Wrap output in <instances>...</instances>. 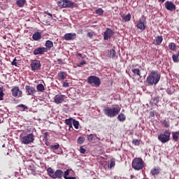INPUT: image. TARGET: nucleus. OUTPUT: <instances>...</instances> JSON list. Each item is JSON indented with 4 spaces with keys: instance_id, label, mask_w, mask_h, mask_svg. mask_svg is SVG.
<instances>
[{
    "instance_id": "13",
    "label": "nucleus",
    "mask_w": 179,
    "mask_h": 179,
    "mask_svg": "<svg viewBox=\"0 0 179 179\" xmlns=\"http://www.w3.org/2000/svg\"><path fill=\"white\" fill-rule=\"evenodd\" d=\"M64 40L66 41H71L76 38V33H67L63 36Z\"/></svg>"
},
{
    "instance_id": "11",
    "label": "nucleus",
    "mask_w": 179,
    "mask_h": 179,
    "mask_svg": "<svg viewBox=\"0 0 179 179\" xmlns=\"http://www.w3.org/2000/svg\"><path fill=\"white\" fill-rule=\"evenodd\" d=\"M53 101H54V103H55V104H61V103H64V101H65V95L57 94L54 97Z\"/></svg>"
},
{
    "instance_id": "64",
    "label": "nucleus",
    "mask_w": 179,
    "mask_h": 179,
    "mask_svg": "<svg viewBox=\"0 0 179 179\" xmlns=\"http://www.w3.org/2000/svg\"><path fill=\"white\" fill-rule=\"evenodd\" d=\"M110 57H111V50H110Z\"/></svg>"
},
{
    "instance_id": "38",
    "label": "nucleus",
    "mask_w": 179,
    "mask_h": 179,
    "mask_svg": "<svg viewBox=\"0 0 179 179\" xmlns=\"http://www.w3.org/2000/svg\"><path fill=\"white\" fill-rule=\"evenodd\" d=\"M36 89L38 92H43L44 85H43V84H38L36 87Z\"/></svg>"
},
{
    "instance_id": "6",
    "label": "nucleus",
    "mask_w": 179,
    "mask_h": 179,
    "mask_svg": "<svg viewBox=\"0 0 179 179\" xmlns=\"http://www.w3.org/2000/svg\"><path fill=\"white\" fill-rule=\"evenodd\" d=\"M30 67L33 72H36V71H40V69H41V63L40 62V60H31Z\"/></svg>"
},
{
    "instance_id": "24",
    "label": "nucleus",
    "mask_w": 179,
    "mask_h": 179,
    "mask_svg": "<svg viewBox=\"0 0 179 179\" xmlns=\"http://www.w3.org/2000/svg\"><path fill=\"white\" fill-rule=\"evenodd\" d=\"M25 3H26V0H17L16 1V5L19 8H23V6H24Z\"/></svg>"
},
{
    "instance_id": "23",
    "label": "nucleus",
    "mask_w": 179,
    "mask_h": 179,
    "mask_svg": "<svg viewBox=\"0 0 179 179\" xmlns=\"http://www.w3.org/2000/svg\"><path fill=\"white\" fill-rule=\"evenodd\" d=\"M121 17L124 22H129L131 20V16L130 13H128L127 15H122Z\"/></svg>"
},
{
    "instance_id": "62",
    "label": "nucleus",
    "mask_w": 179,
    "mask_h": 179,
    "mask_svg": "<svg viewBox=\"0 0 179 179\" xmlns=\"http://www.w3.org/2000/svg\"><path fill=\"white\" fill-rule=\"evenodd\" d=\"M47 146L50 145V143H46Z\"/></svg>"
},
{
    "instance_id": "54",
    "label": "nucleus",
    "mask_w": 179,
    "mask_h": 179,
    "mask_svg": "<svg viewBox=\"0 0 179 179\" xmlns=\"http://www.w3.org/2000/svg\"><path fill=\"white\" fill-rule=\"evenodd\" d=\"M87 36L88 37H93V33H92V32H88V33L87 34Z\"/></svg>"
},
{
    "instance_id": "20",
    "label": "nucleus",
    "mask_w": 179,
    "mask_h": 179,
    "mask_svg": "<svg viewBox=\"0 0 179 179\" xmlns=\"http://www.w3.org/2000/svg\"><path fill=\"white\" fill-rule=\"evenodd\" d=\"M57 76L60 80H65V79H66V76H68V74H66V72L60 71L58 73Z\"/></svg>"
},
{
    "instance_id": "2",
    "label": "nucleus",
    "mask_w": 179,
    "mask_h": 179,
    "mask_svg": "<svg viewBox=\"0 0 179 179\" xmlns=\"http://www.w3.org/2000/svg\"><path fill=\"white\" fill-rule=\"evenodd\" d=\"M132 168L136 171L142 170L145 167V162L142 158H134L131 164Z\"/></svg>"
},
{
    "instance_id": "14",
    "label": "nucleus",
    "mask_w": 179,
    "mask_h": 179,
    "mask_svg": "<svg viewBox=\"0 0 179 179\" xmlns=\"http://www.w3.org/2000/svg\"><path fill=\"white\" fill-rule=\"evenodd\" d=\"M59 148L60 147L59 143L50 145V149L51 152H53V153H55V155H60L61 152L58 151V149H59Z\"/></svg>"
},
{
    "instance_id": "52",
    "label": "nucleus",
    "mask_w": 179,
    "mask_h": 179,
    "mask_svg": "<svg viewBox=\"0 0 179 179\" xmlns=\"http://www.w3.org/2000/svg\"><path fill=\"white\" fill-rule=\"evenodd\" d=\"M57 63L59 64V65H62V59H57Z\"/></svg>"
},
{
    "instance_id": "5",
    "label": "nucleus",
    "mask_w": 179,
    "mask_h": 179,
    "mask_svg": "<svg viewBox=\"0 0 179 179\" xmlns=\"http://www.w3.org/2000/svg\"><path fill=\"white\" fill-rule=\"evenodd\" d=\"M87 83L89 85H94L96 87H99L100 86L101 82L100 81V78L97 76H91L87 78Z\"/></svg>"
},
{
    "instance_id": "41",
    "label": "nucleus",
    "mask_w": 179,
    "mask_h": 179,
    "mask_svg": "<svg viewBox=\"0 0 179 179\" xmlns=\"http://www.w3.org/2000/svg\"><path fill=\"white\" fill-rule=\"evenodd\" d=\"M96 15H103V9H101V8H98V9L96 10Z\"/></svg>"
},
{
    "instance_id": "57",
    "label": "nucleus",
    "mask_w": 179,
    "mask_h": 179,
    "mask_svg": "<svg viewBox=\"0 0 179 179\" xmlns=\"http://www.w3.org/2000/svg\"><path fill=\"white\" fill-rule=\"evenodd\" d=\"M43 152H44V150L43 149L39 150V153H41V155H43Z\"/></svg>"
},
{
    "instance_id": "25",
    "label": "nucleus",
    "mask_w": 179,
    "mask_h": 179,
    "mask_svg": "<svg viewBox=\"0 0 179 179\" xmlns=\"http://www.w3.org/2000/svg\"><path fill=\"white\" fill-rule=\"evenodd\" d=\"M172 138L175 142H178L179 139V131L172 132Z\"/></svg>"
},
{
    "instance_id": "48",
    "label": "nucleus",
    "mask_w": 179,
    "mask_h": 179,
    "mask_svg": "<svg viewBox=\"0 0 179 179\" xmlns=\"http://www.w3.org/2000/svg\"><path fill=\"white\" fill-rule=\"evenodd\" d=\"M69 86V83L68 82L63 83V87H68Z\"/></svg>"
},
{
    "instance_id": "18",
    "label": "nucleus",
    "mask_w": 179,
    "mask_h": 179,
    "mask_svg": "<svg viewBox=\"0 0 179 179\" xmlns=\"http://www.w3.org/2000/svg\"><path fill=\"white\" fill-rule=\"evenodd\" d=\"M45 45V48H46V52H48V50H51V48L54 47V43H52V41L48 40L46 41Z\"/></svg>"
},
{
    "instance_id": "63",
    "label": "nucleus",
    "mask_w": 179,
    "mask_h": 179,
    "mask_svg": "<svg viewBox=\"0 0 179 179\" xmlns=\"http://www.w3.org/2000/svg\"><path fill=\"white\" fill-rule=\"evenodd\" d=\"M134 178V176H131V179Z\"/></svg>"
},
{
    "instance_id": "53",
    "label": "nucleus",
    "mask_w": 179,
    "mask_h": 179,
    "mask_svg": "<svg viewBox=\"0 0 179 179\" xmlns=\"http://www.w3.org/2000/svg\"><path fill=\"white\" fill-rule=\"evenodd\" d=\"M109 169H113V159H110V162L109 165Z\"/></svg>"
},
{
    "instance_id": "31",
    "label": "nucleus",
    "mask_w": 179,
    "mask_h": 179,
    "mask_svg": "<svg viewBox=\"0 0 179 179\" xmlns=\"http://www.w3.org/2000/svg\"><path fill=\"white\" fill-rule=\"evenodd\" d=\"M47 171H48V173L50 176V177H51V178H53L54 174L55 173V172H54V169H52V168L50 167L48 169Z\"/></svg>"
},
{
    "instance_id": "40",
    "label": "nucleus",
    "mask_w": 179,
    "mask_h": 179,
    "mask_svg": "<svg viewBox=\"0 0 179 179\" xmlns=\"http://www.w3.org/2000/svg\"><path fill=\"white\" fill-rule=\"evenodd\" d=\"M72 121H73V120H72V118L66 119L65 120V124L66 125H71V124H72Z\"/></svg>"
},
{
    "instance_id": "39",
    "label": "nucleus",
    "mask_w": 179,
    "mask_h": 179,
    "mask_svg": "<svg viewBox=\"0 0 179 179\" xmlns=\"http://www.w3.org/2000/svg\"><path fill=\"white\" fill-rule=\"evenodd\" d=\"M58 6L60 8H65V1L64 0H61L58 1Z\"/></svg>"
},
{
    "instance_id": "33",
    "label": "nucleus",
    "mask_w": 179,
    "mask_h": 179,
    "mask_svg": "<svg viewBox=\"0 0 179 179\" xmlns=\"http://www.w3.org/2000/svg\"><path fill=\"white\" fill-rule=\"evenodd\" d=\"M126 117L125 115L120 113L118 116H117V120L119 121H120L121 122H124V121L126 120Z\"/></svg>"
},
{
    "instance_id": "10",
    "label": "nucleus",
    "mask_w": 179,
    "mask_h": 179,
    "mask_svg": "<svg viewBox=\"0 0 179 179\" xmlns=\"http://www.w3.org/2000/svg\"><path fill=\"white\" fill-rule=\"evenodd\" d=\"M25 90H26L27 96H34V94L37 93L36 88L30 85H26Z\"/></svg>"
},
{
    "instance_id": "12",
    "label": "nucleus",
    "mask_w": 179,
    "mask_h": 179,
    "mask_svg": "<svg viewBox=\"0 0 179 179\" xmlns=\"http://www.w3.org/2000/svg\"><path fill=\"white\" fill-rule=\"evenodd\" d=\"M131 72L133 73V78H136V76L142 78V76H141V67H139V66L136 65L135 67H133L131 69Z\"/></svg>"
},
{
    "instance_id": "7",
    "label": "nucleus",
    "mask_w": 179,
    "mask_h": 179,
    "mask_svg": "<svg viewBox=\"0 0 179 179\" xmlns=\"http://www.w3.org/2000/svg\"><path fill=\"white\" fill-rule=\"evenodd\" d=\"M137 29L143 31L146 29V17L145 16H142L136 24Z\"/></svg>"
},
{
    "instance_id": "16",
    "label": "nucleus",
    "mask_w": 179,
    "mask_h": 179,
    "mask_svg": "<svg viewBox=\"0 0 179 179\" xmlns=\"http://www.w3.org/2000/svg\"><path fill=\"white\" fill-rule=\"evenodd\" d=\"M63 176H64V171H62V170H61V169H57L55 172V174L53 175L52 178H59V179H61V178H62Z\"/></svg>"
},
{
    "instance_id": "1",
    "label": "nucleus",
    "mask_w": 179,
    "mask_h": 179,
    "mask_svg": "<svg viewBox=\"0 0 179 179\" xmlns=\"http://www.w3.org/2000/svg\"><path fill=\"white\" fill-rule=\"evenodd\" d=\"M161 75L158 71H152L149 76L147 78L146 83L148 86H153V85H157L160 80Z\"/></svg>"
},
{
    "instance_id": "27",
    "label": "nucleus",
    "mask_w": 179,
    "mask_h": 179,
    "mask_svg": "<svg viewBox=\"0 0 179 179\" xmlns=\"http://www.w3.org/2000/svg\"><path fill=\"white\" fill-rule=\"evenodd\" d=\"M110 34L111 30L107 29L106 31L104 32V40H108V38H110Z\"/></svg>"
},
{
    "instance_id": "32",
    "label": "nucleus",
    "mask_w": 179,
    "mask_h": 179,
    "mask_svg": "<svg viewBox=\"0 0 179 179\" xmlns=\"http://www.w3.org/2000/svg\"><path fill=\"white\" fill-rule=\"evenodd\" d=\"M17 107L18 108H20V111H26V110H29V108L27 106L23 105L22 103L20 104V105H17Z\"/></svg>"
},
{
    "instance_id": "29",
    "label": "nucleus",
    "mask_w": 179,
    "mask_h": 179,
    "mask_svg": "<svg viewBox=\"0 0 179 179\" xmlns=\"http://www.w3.org/2000/svg\"><path fill=\"white\" fill-rule=\"evenodd\" d=\"M172 59L173 62H179V51L177 52V54L173 55Z\"/></svg>"
},
{
    "instance_id": "49",
    "label": "nucleus",
    "mask_w": 179,
    "mask_h": 179,
    "mask_svg": "<svg viewBox=\"0 0 179 179\" xmlns=\"http://www.w3.org/2000/svg\"><path fill=\"white\" fill-rule=\"evenodd\" d=\"M44 13L45 15H48V16H50L51 18H52V14H51L50 12L48 11H45Z\"/></svg>"
},
{
    "instance_id": "47",
    "label": "nucleus",
    "mask_w": 179,
    "mask_h": 179,
    "mask_svg": "<svg viewBox=\"0 0 179 179\" xmlns=\"http://www.w3.org/2000/svg\"><path fill=\"white\" fill-rule=\"evenodd\" d=\"M11 65L14 66H17V62H16V58L13 59V61L11 62Z\"/></svg>"
},
{
    "instance_id": "42",
    "label": "nucleus",
    "mask_w": 179,
    "mask_h": 179,
    "mask_svg": "<svg viewBox=\"0 0 179 179\" xmlns=\"http://www.w3.org/2000/svg\"><path fill=\"white\" fill-rule=\"evenodd\" d=\"M43 136H44V139H45V141H48V138L50 137V135L48 134V132H45L44 134H43Z\"/></svg>"
},
{
    "instance_id": "26",
    "label": "nucleus",
    "mask_w": 179,
    "mask_h": 179,
    "mask_svg": "<svg viewBox=\"0 0 179 179\" xmlns=\"http://www.w3.org/2000/svg\"><path fill=\"white\" fill-rule=\"evenodd\" d=\"M121 111V108L120 106H116L113 108V117H115V115H117L118 113Z\"/></svg>"
},
{
    "instance_id": "28",
    "label": "nucleus",
    "mask_w": 179,
    "mask_h": 179,
    "mask_svg": "<svg viewBox=\"0 0 179 179\" xmlns=\"http://www.w3.org/2000/svg\"><path fill=\"white\" fill-rule=\"evenodd\" d=\"M94 138H97V135L92 134L87 135V138L89 142H92Z\"/></svg>"
},
{
    "instance_id": "61",
    "label": "nucleus",
    "mask_w": 179,
    "mask_h": 179,
    "mask_svg": "<svg viewBox=\"0 0 179 179\" xmlns=\"http://www.w3.org/2000/svg\"><path fill=\"white\" fill-rule=\"evenodd\" d=\"M114 166H115V163L113 162V167H114Z\"/></svg>"
},
{
    "instance_id": "8",
    "label": "nucleus",
    "mask_w": 179,
    "mask_h": 179,
    "mask_svg": "<svg viewBox=\"0 0 179 179\" xmlns=\"http://www.w3.org/2000/svg\"><path fill=\"white\" fill-rule=\"evenodd\" d=\"M47 52V48L44 47H38L34 50V55H44Z\"/></svg>"
},
{
    "instance_id": "17",
    "label": "nucleus",
    "mask_w": 179,
    "mask_h": 179,
    "mask_svg": "<svg viewBox=\"0 0 179 179\" xmlns=\"http://www.w3.org/2000/svg\"><path fill=\"white\" fill-rule=\"evenodd\" d=\"M163 41V36H158L155 37V40L153 42V44L155 45H160Z\"/></svg>"
},
{
    "instance_id": "45",
    "label": "nucleus",
    "mask_w": 179,
    "mask_h": 179,
    "mask_svg": "<svg viewBox=\"0 0 179 179\" xmlns=\"http://www.w3.org/2000/svg\"><path fill=\"white\" fill-rule=\"evenodd\" d=\"M163 125H164L166 128H169L170 127V124L166 120H164Z\"/></svg>"
},
{
    "instance_id": "15",
    "label": "nucleus",
    "mask_w": 179,
    "mask_h": 179,
    "mask_svg": "<svg viewBox=\"0 0 179 179\" xmlns=\"http://www.w3.org/2000/svg\"><path fill=\"white\" fill-rule=\"evenodd\" d=\"M165 8L167 9V10H176V6L174 4V3L171 2V1H166L165 3Z\"/></svg>"
},
{
    "instance_id": "22",
    "label": "nucleus",
    "mask_w": 179,
    "mask_h": 179,
    "mask_svg": "<svg viewBox=\"0 0 179 179\" xmlns=\"http://www.w3.org/2000/svg\"><path fill=\"white\" fill-rule=\"evenodd\" d=\"M73 5H75V3L69 0H64V8H72Z\"/></svg>"
},
{
    "instance_id": "58",
    "label": "nucleus",
    "mask_w": 179,
    "mask_h": 179,
    "mask_svg": "<svg viewBox=\"0 0 179 179\" xmlns=\"http://www.w3.org/2000/svg\"><path fill=\"white\" fill-rule=\"evenodd\" d=\"M113 57H115V50H113Z\"/></svg>"
},
{
    "instance_id": "56",
    "label": "nucleus",
    "mask_w": 179,
    "mask_h": 179,
    "mask_svg": "<svg viewBox=\"0 0 179 179\" xmlns=\"http://www.w3.org/2000/svg\"><path fill=\"white\" fill-rule=\"evenodd\" d=\"M64 179H76V177H65Z\"/></svg>"
},
{
    "instance_id": "46",
    "label": "nucleus",
    "mask_w": 179,
    "mask_h": 179,
    "mask_svg": "<svg viewBox=\"0 0 179 179\" xmlns=\"http://www.w3.org/2000/svg\"><path fill=\"white\" fill-rule=\"evenodd\" d=\"M80 152L82 153V155H85V153H86V149L81 146L80 148Z\"/></svg>"
},
{
    "instance_id": "60",
    "label": "nucleus",
    "mask_w": 179,
    "mask_h": 179,
    "mask_svg": "<svg viewBox=\"0 0 179 179\" xmlns=\"http://www.w3.org/2000/svg\"><path fill=\"white\" fill-rule=\"evenodd\" d=\"M166 0H159V2H164Z\"/></svg>"
},
{
    "instance_id": "55",
    "label": "nucleus",
    "mask_w": 179,
    "mask_h": 179,
    "mask_svg": "<svg viewBox=\"0 0 179 179\" xmlns=\"http://www.w3.org/2000/svg\"><path fill=\"white\" fill-rule=\"evenodd\" d=\"M154 101H155V103L157 104V103H159V98L158 97H155L154 99Z\"/></svg>"
},
{
    "instance_id": "44",
    "label": "nucleus",
    "mask_w": 179,
    "mask_h": 179,
    "mask_svg": "<svg viewBox=\"0 0 179 179\" xmlns=\"http://www.w3.org/2000/svg\"><path fill=\"white\" fill-rule=\"evenodd\" d=\"M133 143L134 145H135L136 146H139L141 142L139 141V140H133Z\"/></svg>"
},
{
    "instance_id": "50",
    "label": "nucleus",
    "mask_w": 179,
    "mask_h": 179,
    "mask_svg": "<svg viewBox=\"0 0 179 179\" xmlns=\"http://www.w3.org/2000/svg\"><path fill=\"white\" fill-rule=\"evenodd\" d=\"M82 65H86V61L83 60L82 62H80V65H78V66H80Z\"/></svg>"
},
{
    "instance_id": "3",
    "label": "nucleus",
    "mask_w": 179,
    "mask_h": 179,
    "mask_svg": "<svg viewBox=\"0 0 179 179\" xmlns=\"http://www.w3.org/2000/svg\"><path fill=\"white\" fill-rule=\"evenodd\" d=\"M36 137L33 133L20 137V142L22 145H30L34 142Z\"/></svg>"
},
{
    "instance_id": "51",
    "label": "nucleus",
    "mask_w": 179,
    "mask_h": 179,
    "mask_svg": "<svg viewBox=\"0 0 179 179\" xmlns=\"http://www.w3.org/2000/svg\"><path fill=\"white\" fill-rule=\"evenodd\" d=\"M77 55H78V57H80V58H82V59H83L85 58V57H83L82 53H77Z\"/></svg>"
},
{
    "instance_id": "30",
    "label": "nucleus",
    "mask_w": 179,
    "mask_h": 179,
    "mask_svg": "<svg viewBox=\"0 0 179 179\" xmlns=\"http://www.w3.org/2000/svg\"><path fill=\"white\" fill-rule=\"evenodd\" d=\"M150 173L152 174V176H157L160 173V171L159 170V169H153L151 170Z\"/></svg>"
},
{
    "instance_id": "4",
    "label": "nucleus",
    "mask_w": 179,
    "mask_h": 179,
    "mask_svg": "<svg viewBox=\"0 0 179 179\" xmlns=\"http://www.w3.org/2000/svg\"><path fill=\"white\" fill-rule=\"evenodd\" d=\"M170 135H171V131L170 130H165L163 134L158 136V139L162 143H167L170 141Z\"/></svg>"
},
{
    "instance_id": "34",
    "label": "nucleus",
    "mask_w": 179,
    "mask_h": 179,
    "mask_svg": "<svg viewBox=\"0 0 179 179\" xmlns=\"http://www.w3.org/2000/svg\"><path fill=\"white\" fill-rule=\"evenodd\" d=\"M169 48L171 50V51H176L177 45L174 43H171L169 45Z\"/></svg>"
},
{
    "instance_id": "59",
    "label": "nucleus",
    "mask_w": 179,
    "mask_h": 179,
    "mask_svg": "<svg viewBox=\"0 0 179 179\" xmlns=\"http://www.w3.org/2000/svg\"><path fill=\"white\" fill-rule=\"evenodd\" d=\"M69 129H71V128H73L72 123L71 124V125H69Z\"/></svg>"
},
{
    "instance_id": "37",
    "label": "nucleus",
    "mask_w": 179,
    "mask_h": 179,
    "mask_svg": "<svg viewBox=\"0 0 179 179\" xmlns=\"http://www.w3.org/2000/svg\"><path fill=\"white\" fill-rule=\"evenodd\" d=\"M3 96H5V93H3V87H0V101L3 100Z\"/></svg>"
},
{
    "instance_id": "19",
    "label": "nucleus",
    "mask_w": 179,
    "mask_h": 179,
    "mask_svg": "<svg viewBox=\"0 0 179 179\" xmlns=\"http://www.w3.org/2000/svg\"><path fill=\"white\" fill-rule=\"evenodd\" d=\"M32 38L34 41H38V40H41V33L36 31L32 35Z\"/></svg>"
},
{
    "instance_id": "36",
    "label": "nucleus",
    "mask_w": 179,
    "mask_h": 179,
    "mask_svg": "<svg viewBox=\"0 0 179 179\" xmlns=\"http://www.w3.org/2000/svg\"><path fill=\"white\" fill-rule=\"evenodd\" d=\"M73 125L76 129H79V122L76 120H73Z\"/></svg>"
},
{
    "instance_id": "9",
    "label": "nucleus",
    "mask_w": 179,
    "mask_h": 179,
    "mask_svg": "<svg viewBox=\"0 0 179 179\" xmlns=\"http://www.w3.org/2000/svg\"><path fill=\"white\" fill-rule=\"evenodd\" d=\"M11 93L13 97H22V90H20V89H19V87L17 86L13 87L12 88Z\"/></svg>"
},
{
    "instance_id": "21",
    "label": "nucleus",
    "mask_w": 179,
    "mask_h": 179,
    "mask_svg": "<svg viewBox=\"0 0 179 179\" xmlns=\"http://www.w3.org/2000/svg\"><path fill=\"white\" fill-rule=\"evenodd\" d=\"M103 111H104V114L106 115H108V117H113V108H110L107 107L103 110Z\"/></svg>"
},
{
    "instance_id": "43",
    "label": "nucleus",
    "mask_w": 179,
    "mask_h": 179,
    "mask_svg": "<svg viewBox=\"0 0 179 179\" xmlns=\"http://www.w3.org/2000/svg\"><path fill=\"white\" fill-rule=\"evenodd\" d=\"M71 171V169H67L66 171H64V178H65V177H68V176H69V173Z\"/></svg>"
},
{
    "instance_id": "35",
    "label": "nucleus",
    "mask_w": 179,
    "mask_h": 179,
    "mask_svg": "<svg viewBox=\"0 0 179 179\" xmlns=\"http://www.w3.org/2000/svg\"><path fill=\"white\" fill-rule=\"evenodd\" d=\"M85 138L83 136H80L78 137L77 142L78 143V145H82L83 143V142H85Z\"/></svg>"
}]
</instances>
